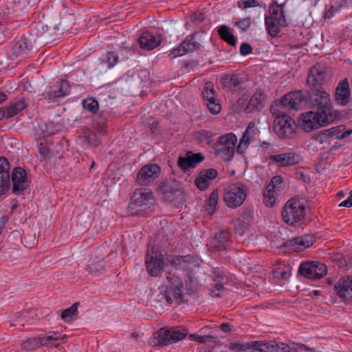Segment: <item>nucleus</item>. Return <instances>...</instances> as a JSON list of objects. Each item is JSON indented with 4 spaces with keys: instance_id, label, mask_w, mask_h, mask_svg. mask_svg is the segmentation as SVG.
I'll list each match as a JSON object with an SVG mask.
<instances>
[{
    "instance_id": "48",
    "label": "nucleus",
    "mask_w": 352,
    "mask_h": 352,
    "mask_svg": "<svg viewBox=\"0 0 352 352\" xmlns=\"http://www.w3.org/2000/svg\"><path fill=\"white\" fill-rule=\"evenodd\" d=\"M10 164L5 157H0V175L10 176Z\"/></svg>"
},
{
    "instance_id": "55",
    "label": "nucleus",
    "mask_w": 352,
    "mask_h": 352,
    "mask_svg": "<svg viewBox=\"0 0 352 352\" xmlns=\"http://www.w3.org/2000/svg\"><path fill=\"white\" fill-rule=\"evenodd\" d=\"M298 275L308 278V261H304L298 268Z\"/></svg>"
},
{
    "instance_id": "36",
    "label": "nucleus",
    "mask_w": 352,
    "mask_h": 352,
    "mask_svg": "<svg viewBox=\"0 0 352 352\" xmlns=\"http://www.w3.org/2000/svg\"><path fill=\"white\" fill-rule=\"evenodd\" d=\"M257 344H260V341H252L245 344H236L233 349L237 352L259 351L260 346Z\"/></svg>"
},
{
    "instance_id": "20",
    "label": "nucleus",
    "mask_w": 352,
    "mask_h": 352,
    "mask_svg": "<svg viewBox=\"0 0 352 352\" xmlns=\"http://www.w3.org/2000/svg\"><path fill=\"white\" fill-rule=\"evenodd\" d=\"M204 156L201 153H192L188 151L186 156H180L177 160L178 166L183 170H186L190 168H195L197 164L202 162Z\"/></svg>"
},
{
    "instance_id": "35",
    "label": "nucleus",
    "mask_w": 352,
    "mask_h": 352,
    "mask_svg": "<svg viewBox=\"0 0 352 352\" xmlns=\"http://www.w3.org/2000/svg\"><path fill=\"white\" fill-rule=\"evenodd\" d=\"M219 201V192L217 189H214L206 199V210L210 214L217 211V204Z\"/></svg>"
},
{
    "instance_id": "51",
    "label": "nucleus",
    "mask_w": 352,
    "mask_h": 352,
    "mask_svg": "<svg viewBox=\"0 0 352 352\" xmlns=\"http://www.w3.org/2000/svg\"><path fill=\"white\" fill-rule=\"evenodd\" d=\"M212 278L214 283H226L228 280L227 276L219 269H217L213 271Z\"/></svg>"
},
{
    "instance_id": "3",
    "label": "nucleus",
    "mask_w": 352,
    "mask_h": 352,
    "mask_svg": "<svg viewBox=\"0 0 352 352\" xmlns=\"http://www.w3.org/2000/svg\"><path fill=\"white\" fill-rule=\"evenodd\" d=\"M166 261L168 263L177 269L186 271V289L189 292L195 290V280L192 270L199 267V259L192 255L169 256Z\"/></svg>"
},
{
    "instance_id": "62",
    "label": "nucleus",
    "mask_w": 352,
    "mask_h": 352,
    "mask_svg": "<svg viewBox=\"0 0 352 352\" xmlns=\"http://www.w3.org/2000/svg\"><path fill=\"white\" fill-rule=\"evenodd\" d=\"M339 207H347V208L352 207V197H351V196L348 197V199H346V200L342 201L339 204Z\"/></svg>"
},
{
    "instance_id": "21",
    "label": "nucleus",
    "mask_w": 352,
    "mask_h": 352,
    "mask_svg": "<svg viewBox=\"0 0 352 352\" xmlns=\"http://www.w3.org/2000/svg\"><path fill=\"white\" fill-rule=\"evenodd\" d=\"M351 91L347 78H344L339 82L336 89L335 99L338 104L346 105L350 99Z\"/></svg>"
},
{
    "instance_id": "44",
    "label": "nucleus",
    "mask_w": 352,
    "mask_h": 352,
    "mask_svg": "<svg viewBox=\"0 0 352 352\" xmlns=\"http://www.w3.org/2000/svg\"><path fill=\"white\" fill-rule=\"evenodd\" d=\"M250 133H243L242 138L240 140L236 146V151L239 153H243L250 143Z\"/></svg>"
},
{
    "instance_id": "57",
    "label": "nucleus",
    "mask_w": 352,
    "mask_h": 352,
    "mask_svg": "<svg viewBox=\"0 0 352 352\" xmlns=\"http://www.w3.org/2000/svg\"><path fill=\"white\" fill-rule=\"evenodd\" d=\"M252 52V46L247 43H243L240 47V53L243 55H248L251 54Z\"/></svg>"
},
{
    "instance_id": "43",
    "label": "nucleus",
    "mask_w": 352,
    "mask_h": 352,
    "mask_svg": "<svg viewBox=\"0 0 352 352\" xmlns=\"http://www.w3.org/2000/svg\"><path fill=\"white\" fill-rule=\"evenodd\" d=\"M105 267L104 262L103 260H100L96 263H90L87 265V269L89 272L94 274H98L101 272L104 271Z\"/></svg>"
},
{
    "instance_id": "49",
    "label": "nucleus",
    "mask_w": 352,
    "mask_h": 352,
    "mask_svg": "<svg viewBox=\"0 0 352 352\" xmlns=\"http://www.w3.org/2000/svg\"><path fill=\"white\" fill-rule=\"evenodd\" d=\"M237 6L242 10L259 6L257 0H239L237 1Z\"/></svg>"
},
{
    "instance_id": "18",
    "label": "nucleus",
    "mask_w": 352,
    "mask_h": 352,
    "mask_svg": "<svg viewBox=\"0 0 352 352\" xmlns=\"http://www.w3.org/2000/svg\"><path fill=\"white\" fill-rule=\"evenodd\" d=\"M223 88L234 93H240L244 90L241 77L236 74L223 76L220 78Z\"/></svg>"
},
{
    "instance_id": "17",
    "label": "nucleus",
    "mask_w": 352,
    "mask_h": 352,
    "mask_svg": "<svg viewBox=\"0 0 352 352\" xmlns=\"http://www.w3.org/2000/svg\"><path fill=\"white\" fill-rule=\"evenodd\" d=\"M218 171L215 168L201 170L195 179V184L197 188L204 191L209 188L211 182L218 177Z\"/></svg>"
},
{
    "instance_id": "61",
    "label": "nucleus",
    "mask_w": 352,
    "mask_h": 352,
    "mask_svg": "<svg viewBox=\"0 0 352 352\" xmlns=\"http://www.w3.org/2000/svg\"><path fill=\"white\" fill-rule=\"evenodd\" d=\"M338 10L335 9V6L333 5H331L329 8L325 12V18H330L333 16L334 13L338 12Z\"/></svg>"
},
{
    "instance_id": "13",
    "label": "nucleus",
    "mask_w": 352,
    "mask_h": 352,
    "mask_svg": "<svg viewBox=\"0 0 352 352\" xmlns=\"http://www.w3.org/2000/svg\"><path fill=\"white\" fill-rule=\"evenodd\" d=\"M160 174L161 168L158 164H146L142 166L138 171L136 181L140 185H149L158 178Z\"/></svg>"
},
{
    "instance_id": "40",
    "label": "nucleus",
    "mask_w": 352,
    "mask_h": 352,
    "mask_svg": "<svg viewBox=\"0 0 352 352\" xmlns=\"http://www.w3.org/2000/svg\"><path fill=\"white\" fill-rule=\"evenodd\" d=\"M203 98L206 102L217 98L216 93L214 89V85L212 82L208 81L205 83L204 89L202 92Z\"/></svg>"
},
{
    "instance_id": "32",
    "label": "nucleus",
    "mask_w": 352,
    "mask_h": 352,
    "mask_svg": "<svg viewBox=\"0 0 352 352\" xmlns=\"http://www.w3.org/2000/svg\"><path fill=\"white\" fill-rule=\"evenodd\" d=\"M218 33L220 38L232 46H235L236 43L232 30L226 25H222L219 28Z\"/></svg>"
},
{
    "instance_id": "19",
    "label": "nucleus",
    "mask_w": 352,
    "mask_h": 352,
    "mask_svg": "<svg viewBox=\"0 0 352 352\" xmlns=\"http://www.w3.org/2000/svg\"><path fill=\"white\" fill-rule=\"evenodd\" d=\"M334 289L344 302H352V278H341L335 285Z\"/></svg>"
},
{
    "instance_id": "37",
    "label": "nucleus",
    "mask_w": 352,
    "mask_h": 352,
    "mask_svg": "<svg viewBox=\"0 0 352 352\" xmlns=\"http://www.w3.org/2000/svg\"><path fill=\"white\" fill-rule=\"evenodd\" d=\"M276 191L266 187L263 191V203L267 207H273L276 201Z\"/></svg>"
},
{
    "instance_id": "52",
    "label": "nucleus",
    "mask_w": 352,
    "mask_h": 352,
    "mask_svg": "<svg viewBox=\"0 0 352 352\" xmlns=\"http://www.w3.org/2000/svg\"><path fill=\"white\" fill-rule=\"evenodd\" d=\"M10 184V176L0 175V194L4 193L8 190Z\"/></svg>"
},
{
    "instance_id": "54",
    "label": "nucleus",
    "mask_w": 352,
    "mask_h": 352,
    "mask_svg": "<svg viewBox=\"0 0 352 352\" xmlns=\"http://www.w3.org/2000/svg\"><path fill=\"white\" fill-rule=\"evenodd\" d=\"M197 138L199 140V143L201 144H210L212 141V133H197Z\"/></svg>"
},
{
    "instance_id": "59",
    "label": "nucleus",
    "mask_w": 352,
    "mask_h": 352,
    "mask_svg": "<svg viewBox=\"0 0 352 352\" xmlns=\"http://www.w3.org/2000/svg\"><path fill=\"white\" fill-rule=\"evenodd\" d=\"M260 124L259 121L250 122L245 132H254L255 131H259V128L257 126Z\"/></svg>"
},
{
    "instance_id": "38",
    "label": "nucleus",
    "mask_w": 352,
    "mask_h": 352,
    "mask_svg": "<svg viewBox=\"0 0 352 352\" xmlns=\"http://www.w3.org/2000/svg\"><path fill=\"white\" fill-rule=\"evenodd\" d=\"M79 302L74 303L71 307L63 310L61 313V318L66 322L72 321L78 314V306Z\"/></svg>"
},
{
    "instance_id": "45",
    "label": "nucleus",
    "mask_w": 352,
    "mask_h": 352,
    "mask_svg": "<svg viewBox=\"0 0 352 352\" xmlns=\"http://www.w3.org/2000/svg\"><path fill=\"white\" fill-rule=\"evenodd\" d=\"M189 338L191 340H195L199 343H207L213 341L214 337L209 335L202 336L198 333H192L190 334Z\"/></svg>"
},
{
    "instance_id": "11",
    "label": "nucleus",
    "mask_w": 352,
    "mask_h": 352,
    "mask_svg": "<svg viewBox=\"0 0 352 352\" xmlns=\"http://www.w3.org/2000/svg\"><path fill=\"white\" fill-rule=\"evenodd\" d=\"M236 142L237 138L234 133L221 136L215 146L216 154L226 161L231 160L234 154Z\"/></svg>"
},
{
    "instance_id": "29",
    "label": "nucleus",
    "mask_w": 352,
    "mask_h": 352,
    "mask_svg": "<svg viewBox=\"0 0 352 352\" xmlns=\"http://www.w3.org/2000/svg\"><path fill=\"white\" fill-rule=\"evenodd\" d=\"M308 241L303 236L296 237L283 243L280 248H287L289 250L300 252L308 247Z\"/></svg>"
},
{
    "instance_id": "5",
    "label": "nucleus",
    "mask_w": 352,
    "mask_h": 352,
    "mask_svg": "<svg viewBox=\"0 0 352 352\" xmlns=\"http://www.w3.org/2000/svg\"><path fill=\"white\" fill-rule=\"evenodd\" d=\"M265 23L267 33L272 37H276L281 29L287 26L283 5H271L269 14L265 15Z\"/></svg>"
},
{
    "instance_id": "15",
    "label": "nucleus",
    "mask_w": 352,
    "mask_h": 352,
    "mask_svg": "<svg viewBox=\"0 0 352 352\" xmlns=\"http://www.w3.org/2000/svg\"><path fill=\"white\" fill-rule=\"evenodd\" d=\"M11 179L13 184L12 192L15 195L21 194L29 186L27 173L21 167L14 168Z\"/></svg>"
},
{
    "instance_id": "24",
    "label": "nucleus",
    "mask_w": 352,
    "mask_h": 352,
    "mask_svg": "<svg viewBox=\"0 0 352 352\" xmlns=\"http://www.w3.org/2000/svg\"><path fill=\"white\" fill-rule=\"evenodd\" d=\"M162 41L160 36H155L151 33L143 32L138 38V43L142 49L151 50L159 46Z\"/></svg>"
},
{
    "instance_id": "50",
    "label": "nucleus",
    "mask_w": 352,
    "mask_h": 352,
    "mask_svg": "<svg viewBox=\"0 0 352 352\" xmlns=\"http://www.w3.org/2000/svg\"><path fill=\"white\" fill-rule=\"evenodd\" d=\"M225 283H214L211 290L212 295L214 297H220L223 292Z\"/></svg>"
},
{
    "instance_id": "64",
    "label": "nucleus",
    "mask_w": 352,
    "mask_h": 352,
    "mask_svg": "<svg viewBox=\"0 0 352 352\" xmlns=\"http://www.w3.org/2000/svg\"><path fill=\"white\" fill-rule=\"evenodd\" d=\"M333 5V6H335V9L338 10H339L341 8L344 7L342 0L336 1V2Z\"/></svg>"
},
{
    "instance_id": "42",
    "label": "nucleus",
    "mask_w": 352,
    "mask_h": 352,
    "mask_svg": "<svg viewBox=\"0 0 352 352\" xmlns=\"http://www.w3.org/2000/svg\"><path fill=\"white\" fill-rule=\"evenodd\" d=\"M267 187L270 188V189L276 192L280 191L283 188V180L282 177L279 175L273 177Z\"/></svg>"
},
{
    "instance_id": "28",
    "label": "nucleus",
    "mask_w": 352,
    "mask_h": 352,
    "mask_svg": "<svg viewBox=\"0 0 352 352\" xmlns=\"http://www.w3.org/2000/svg\"><path fill=\"white\" fill-rule=\"evenodd\" d=\"M27 107V102L24 98L12 102L7 107L6 110L1 109L4 113V118H12L20 113Z\"/></svg>"
},
{
    "instance_id": "58",
    "label": "nucleus",
    "mask_w": 352,
    "mask_h": 352,
    "mask_svg": "<svg viewBox=\"0 0 352 352\" xmlns=\"http://www.w3.org/2000/svg\"><path fill=\"white\" fill-rule=\"evenodd\" d=\"M299 125L302 127L303 130L308 128V112L303 113L299 120Z\"/></svg>"
},
{
    "instance_id": "14",
    "label": "nucleus",
    "mask_w": 352,
    "mask_h": 352,
    "mask_svg": "<svg viewBox=\"0 0 352 352\" xmlns=\"http://www.w3.org/2000/svg\"><path fill=\"white\" fill-rule=\"evenodd\" d=\"M145 263L148 273L153 276H157L162 272L164 265L163 255L156 252L147 253Z\"/></svg>"
},
{
    "instance_id": "30",
    "label": "nucleus",
    "mask_w": 352,
    "mask_h": 352,
    "mask_svg": "<svg viewBox=\"0 0 352 352\" xmlns=\"http://www.w3.org/2000/svg\"><path fill=\"white\" fill-rule=\"evenodd\" d=\"M327 266L318 261H309V280L320 279L326 275Z\"/></svg>"
},
{
    "instance_id": "22",
    "label": "nucleus",
    "mask_w": 352,
    "mask_h": 352,
    "mask_svg": "<svg viewBox=\"0 0 352 352\" xmlns=\"http://www.w3.org/2000/svg\"><path fill=\"white\" fill-rule=\"evenodd\" d=\"M294 120L287 114L277 116L274 121V129L277 132H294Z\"/></svg>"
},
{
    "instance_id": "31",
    "label": "nucleus",
    "mask_w": 352,
    "mask_h": 352,
    "mask_svg": "<svg viewBox=\"0 0 352 352\" xmlns=\"http://www.w3.org/2000/svg\"><path fill=\"white\" fill-rule=\"evenodd\" d=\"M270 159L274 161L279 166H292L297 162L295 155L292 153L271 155Z\"/></svg>"
},
{
    "instance_id": "10",
    "label": "nucleus",
    "mask_w": 352,
    "mask_h": 352,
    "mask_svg": "<svg viewBox=\"0 0 352 352\" xmlns=\"http://www.w3.org/2000/svg\"><path fill=\"white\" fill-rule=\"evenodd\" d=\"M66 338L58 332L50 331L45 335H39L36 337L29 338L21 343V347L26 350H32L43 346H57L59 342Z\"/></svg>"
},
{
    "instance_id": "39",
    "label": "nucleus",
    "mask_w": 352,
    "mask_h": 352,
    "mask_svg": "<svg viewBox=\"0 0 352 352\" xmlns=\"http://www.w3.org/2000/svg\"><path fill=\"white\" fill-rule=\"evenodd\" d=\"M83 108L93 114H96L99 110V103L94 98H88L82 100Z\"/></svg>"
},
{
    "instance_id": "46",
    "label": "nucleus",
    "mask_w": 352,
    "mask_h": 352,
    "mask_svg": "<svg viewBox=\"0 0 352 352\" xmlns=\"http://www.w3.org/2000/svg\"><path fill=\"white\" fill-rule=\"evenodd\" d=\"M206 105L208 110L212 114H217L221 111V106L219 104L217 98L206 102Z\"/></svg>"
},
{
    "instance_id": "41",
    "label": "nucleus",
    "mask_w": 352,
    "mask_h": 352,
    "mask_svg": "<svg viewBox=\"0 0 352 352\" xmlns=\"http://www.w3.org/2000/svg\"><path fill=\"white\" fill-rule=\"evenodd\" d=\"M292 267L290 265H284L282 267H276L273 271V274L275 278L281 279H287L291 275Z\"/></svg>"
},
{
    "instance_id": "6",
    "label": "nucleus",
    "mask_w": 352,
    "mask_h": 352,
    "mask_svg": "<svg viewBox=\"0 0 352 352\" xmlns=\"http://www.w3.org/2000/svg\"><path fill=\"white\" fill-rule=\"evenodd\" d=\"M187 334L186 329L179 327H162L153 333L151 344L153 346H167L183 340Z\"/></svg>"
},
{
    "instance_id": "2",
    "label": "nucleus",
    "mask_w": 352,
    "mask_h": 352,
    "mask_svg": "<svg viewBox=\"0 0 352 352\" xmlns=\"http://www.w3.org/2000/svg\"><path fill=\"white\" fill-rule=\"evenodd\" d=\"M307 203L308 200L300 195L289 199L281 210L283 221L289 226H300L305 219Z\"/></svg>"
},
{
    "instance_id": "53",
    "label": "nucleus",
    "mask_w": 352,
    "mask_h": 352,
    "mask_svg": "<svg viewBox=\"0 0 352 352\" xmlns=\"http://www.w3.org/2000/svg\"><path fill=\"white\" fill-rule=\"evenodd\" d=\"M235 26L240 28L242 31L247 30L250 25H251V20L250 17H246L244 19H242L238 21H236L234 23Z\"/></svg>"
},
{
    "instance_id": "56",
    "label": "nucleus",
    "mask_w": 352,
    "mask_h": 352,
    "mask_svg": "<svg viewBox=\"0 0 352 352\" xmlns=\"http://www.w3.org/2000/svg\"><path fill=\"white\" fill-rule=\"evenodd\" d=\"M118 56L112 52L107 54V62L110 67H113L118 60Z\"/></svg>"
},
{
    "instance_id": "47",
    "label": "nucleus",
    "mask_w": 352,
    "mask_h": 352,
    "mask_svg": "<svg viewBox=\"0 0 352 352\" xmlns=\"http://www.w3.org/2000/svg\"><path fill=\"white\" fill-rule=\"evenodd\" d=\"M251 221V216L249 212H243L236 220V227H247Z\"/></svg>"
},
{
    "instance_id": "12",
    "label": "nucleus",
    "mask_w": 352,
    "mask_h": 352,
    "mask_svg": "<svg viewBox=\"0 0 352 352\" xmlns=\"http://www.w3.org/2000/svg\"><path fill=\"white\" fill-rule=\"evenodd\" d=\"M280 103L288 111H298L307 104V99L301 91H294L284 95L280 99Z\"/></svg>"
},
{
    "instance_id": "27",
    "label": "nucleus",
    "mask_w": 352,
    "mask_h": 352,
    "mask_svg": "<svg viewBox=\"0 0 352 352\" xmlns=\"http://www.w3.org/2000/svg\"><path fill=\"white\" fill-rule=\"evenodd\" d=\"M266 101L267 96L265 90L258 88L252 96L248 105L253 109L261 110L265 107Z\"/></svg>"
},
{
    "instance_id": "9",
    "label": "nucleus",
    "mask_w": 352,
    "mask_h": 352,
    "mask_svg": "<svg viewBox=\"0 0 352 352\" xmlns=\"http://www.w3.org/2000/svg\"><path fill=\"white\" fill-rule=\"evenodd\" d=\"M204 32H195L192 35L187 36L177 47L170 52L168 56L173 59L200 50L204 41Z\"/></svg>"
},
{
    "instance_id": "63",
    "label": "nucleus",
    "mask_w": 352,
    "mask_h": 352,
    "mask_svg": "<svg viewBox=\"0 0 352 352\" xmlns=\"http://www.w3.org/2000/svg\"><path fill=\"white\" fill-rule=\"evenodd\" d=\"M221 329L224 332H228L231 329L228 323H223L221 324Z\"/></svg>"
},
{
    "instance_id": "25",
    "label": "nucleus",
    "mask_w": 352,
    "mask_h": 352,
    "mask_svg": "<svg viewBox=\"0 0 352 352\" xmlns=\"http://www.w3.org/2000/svg\"><path fill=\"white\" fill-rule=\"evenodd\" d=\"M69 90L68 82L66 80H60L51 87L50 90L46 93V96L48 99L54 100L69 94Z\"/></svg>"
},
{
    "instance_id": "23",
    "label": "nucleus",
    "mask_w": 352,
    "mask_h": 352,
    "mask_svg": "<svg viewBox=\"0 0 352 352\" xmlns=\"http://www.w3.org/2000/svg\"><path fill=\"white\" fill-rule=\"evenodd\" d=\"M52 135V133H47V137H45L43 140L41 139V142L38 143L40 160L43 162L44 164L55 158L54 153L49 145L51 143Z\"/></svg>"
},
{
    "instance_id": "34",
    "label": "nucleus",
    "mask_w": 352,
    "mask_h": 352,
    "mask_svg": "<svg viewBox=\"0 0 352 352\" xmlns=\"http://www.w3.org/2000/svg\"><path fill=\"white\" fill-rule=\"evenodd\" d=\"M29 50L28 39L22 36L14 41L12 47V53L15 56H19L25 53Z\"/></svg>"
},
{
    "instance_id": "1",
    "label": "nucleus",
    "mask_w": 352,
    "mask_h": 352,
    "mask_svg": "<svg viewBox=\"0 0 352 352\" xmlns=\"http://www.w3.org/2000/svg\"><path fill=\"white\" fill-rule=\"evenodd\" d=\"M325 63H318L309 69V129H316L330 124L336 118L332 113L329 94L322 87L327 81Z\"/></svg>"
},
{
    "instance_id": "4",
    "label": "nucleus",
    "mask_w": 352,
    "mask_h": 352,
    "mask_svg": "<svg viewBox=\"0 0 352 352\" xmlns=\"http://www.w3.org/2000/svg\"><path fill=\"white\" fill-rule=\"evenodd\" d=\"M155 202L154 195L149 188L136 189L131 196L128 212L131 215H143L153 209Z\"/></svg>"
},
{
    "instance_id": "26",
    "label": "nucleus",
    "mask_w": 352,
    "mask_h": 352,
    "mask_svg": "<svg viewBox=\"0 0 352 352\" xmlns=\"http://www.w3.org/2000/svg\"><path fill=\"white\" fill-rule=\"evenodd\" d=\"M260 352H290L291 346L283 342L260 341Z\"/></svg>"
},
{
    "instance_id": "7",
    "label": "nucleus",
    "mask_w": 352,
    "mask_h": 352,
    "mask_svg": "<svg viewBox=\"0 0 352 352\" xmlns=\"http://www.w3.org/2000/svg\"><path fill=\"white\" fill-rule=\"evenodd\" d=\"M168 284L165 287L163 297L168 305L175 302L177 305L185 301L184 283L177 276H167Z\"/></svg>"
},
{
    "instance_id": "33",
    "label": "nucleus",
    "mask_w": 352,
    "mask_h": 352,
    "mask_svg": "<svg viewBox=\"0 0 352 352\" xmlns=\"http://www.w3.org/2000/svg\"><path fill=\"white\" fill-rule=\"evenodd\" d=\"M77 142L82 146H97L100 144V140L97 133H84L77 137Z\"/></svg>"
},
{
    "instance_id": "8",
    "label": "nucleus",
    "mask_w": 352,
    "mask_h": 352,
    "mask_svg": "<svg viewBox=\"0 0 352 352\" xmlns=\"http://www.w3.org/2000/svg\"><path fill=\"white\" fill-rule=\"evenodd\" d=\"M248 187L241 182H236L230 185L224 190L223 201L230 208L241 206L247 198Z\"/></svg>"
},
{
    "instance_id": "60",
    "label": "nucleus",
    "mask_w": 352,
    "mask_h": 352,
    "mask_svg": "<svg viewBox=\"0 0 352 352\" xmlns=\"http://www.w3.org/2000/svg\"><path fill=\"white\" fill-rule=\"evenodd\" d=\"M146 125L150 126L151 132H154L153 131L157 128L158 122L154 118L151 117L148 118Z\"/></svg>"
},
{
    "instance_id": "16",
    "label": "nucleus",
    "mask_w": 352,
    "mask_h": 352,
    "mask_svg": "<svg viewBox=\"0 0 352 352\" xmlns=\"http://www.w3.org/2000/svg\"><path fill=\"white\" fill-rule=\"evenodd\" d=\"M231 243L230 235L227 230H220L217 232L210 241L208 246L214 252L226 251Z\"/></svg>"
}]
</instances>
